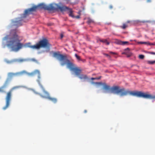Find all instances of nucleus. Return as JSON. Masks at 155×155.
<instances>
[{"label": "nucleus", "mask_w": 155, "mask_h": 155, "mask_svg": "<svg viewBox=\"0 0 155 155\" xmlns=\"http://www.w3.org/2000/svg\"><path fill=\"white\" fill-rule=\"evenodd\" d=\"M6 40V45L11 48L12 51L17 52L21 49L24 46L29 48L33 49H39L41 48H46L48 49L46 51L49 52L51 45L48 41L46 38H43L34 45H31L30 42L25 43L24 45L20 42L19 38L16 33V30H12L10 34L7 35L3 39Z\"/></svg>", "instance_id": "nucleus-1"}, {"label": "nucleus", "mask_w": 155, "mask_h": 155, "mask_svg": "<svg viewBox=\"0 0 155 155\" xmlns=\"http://www.w3.org/2000/svg\"><path fill=\"white\" fill-rule=\"evenodd\" d=\"M38 9H43L48 11L60 10L61 12L68 11H69V16L73 18L74 17L71 9L68 7L64 5L60 6L57 4H51L49 5H46L44 3H41L38 5L34 6L31 8L26 9L24 13L21 15V18H26L32 12H35Z\"/></svg>", "instance_id": "nucleus-2"}, {"label": "nucleus", "mask_w": 155, "mask_h": 155, "mask_svg": "<svg viewBox=\"0 0 155 155\" xmlns=\"http://www.w3.org/2000/svg\"><path fill=\"white\" fill-rule=\"evenodd\" d=\"M59 53V52H54L53 54V56L59 61L61 62V65L62 66H63L67 64V67L71 71H74L75 75L78 76L80 79L84 80L88 79L87 75L85 74H80L81 72V70L79 68L76 67L69 60L67 59L66 56L60 54Z\"/></svg>", "instance_id": "nucleus-3"}, {"label": "nucleus", "mask_w": 155, "mask_h": 155, "mask_svg": "<svg viewBox=\"0 0 155 155\" xmlns=\"http://www.w3.org/2000/svg\"><path fill=\"white\" fill-rule=\"evenodd\" d=\"M110 92L117 94L120 96H126L128 94L137 97H142L145 99H151L155 98V97L152 95L144 93L141 91H130L129 90H126L124 88L120 89L118 86H114L111 88Z\"/></svg>", "instance_id": "nucleus-4"}, {"label": "nucleus", "mask_w": 155, "mask_h": 155, "mask_svg": "<svg viewBox=\"0 0 155 155\" xmlns=\"http://www.w3.org/2000/svg\"><path fill=\"white\" fill-rule=\"evenodd\" d=\"M36 74H38V79L37 80V81L40 87L42 89L43 92L45 94V96H42L41 95H40L43 97L46 98L48 99L54 103H56L57 100V99L55 98H53L50 97L49 96V95L48 92L45 91V88L41 84V78L39 71L38 70H36L33 72L30 73L29 74V75L31 76H33Z\"/></svg>", "instance_id": "nucleus-5"}, {"label": "nucleus", "mask_w": 155, "mask_h": 155, "mask_svg": "<svg viewBox=\"0 0 155 155\" xmlns=\"http://www.w3.org/2000/svg\"><path fill=\"white\" fill-rule=\"evenodd\" d=\"M21 87V86H20L14 87H12L9 91L7 93L5 98L6 104L2 108L3 110H5L10 105V103L12 99V91L14 90L19 88Z\"/></svg>", "instance_id": "nucleus-6"}, {"label": "nucleus", "mask_w": 155, "mask_h": 155, "mask_svg": "<svg viewBox=\"0 0 155 155\" xmlns=\"http://www.w3.org/2000/svg\"><path fill=\"white\" fill-rule=\"evenodd\" d=\"M26 73V71H24L21 72H17L15 73L9 72L8 74V78L7 79H9L10 81V80L13 77L20 76Z\"/></svg>", "instance_id": "nucleus-7"}, {"label": "nucleus", "mask_w": 155, "mask_h": 155, "mask_svg": "<svg viewBox=\"0 0 155 155\" xmlns=\"http://www.w3.org/2000/svg\"><path fill=\"white\" fill-rule=\"evenodd\" d=\"M96 84H99L101 85H102L103 86V89L105 90L107 92H110V90H111V87L109 85H107L106 83H102L101 82L98 83L97 82L96 83Z\"/></svg>", "instance_id": "nucleus-8"}, {"label": "nucleus", "mask_w": 155, "mask_h": 155, "mask_svg": "<svg viewBox=\"0 0 155 155\" xmlns=\"http://www.w3.org/2000/svg\"><path fill=\"white\" fill-rule=\"evenodd\" d=\"M14 25L17 26H20L22 25L21 24V20H17L15 21H13Z\"/></svg>", "instance_id": "nucleus-9"}, {"label": "nucleus", "mask_w": 155, "mask_h": 155, "mask_svg": "<svg viewBox=\"0 0 155 155\" xmlns=\"http://www.w3.org/2000/svg\"><path fill=\"white\" fill-rule=\"evenodd\" d=\"M10 81V79H7L2 87L4 89L7 87L8 86Z\"/></svg>", "instance_id": "nucleus-10"}, {"label": "nucleus", "mask_w": 155, "mask_h": 155, "mask_svg": "<svg viewBox=\"0 0 155 155\" xmlns=\"http://www.w3.org/2000/svg\"><path fill=\"white\" fill-rule=\"evenodd\" d=\"M99 41L101 42H102L103 43H105L107 45H109L110 44V43L107 41V39H99L97 40V42H98V41Z\"/></svg>", "instance_id": "nucleus-11"}, {"label": "nucleus", "mask_w": 155, "mask_h": 155, "mask_svg": "<svg viewBox=\"0 0 155 155\" xmlns=\"http://www.w3.org/2000/svg\"><path fill=\"white\" fill-rule=\"evenodd\" d=\"M15 62H18L19 63H21L27 61L26 59H15Z\"/></svg>", "instance_id": "nucleus-12"}, {"label": "nucleus", "mask_w": 155, "mask_h": 155, "mask_svg": "<svg viewBox=\"0 0 155 155\" xmlns=\"http://www.w3.org/2000/svg\"><path fill=\"white\" fill-rule=\"evenodd\" d=\"M5 91L4 90V88L2 86L0 87V93H5Z\"/></svg>", "instance_id": "nucleus-13"}, {"label": "nucleus", "mask_w": 155, "mask_h": 155, "mask_svg": "<svg viewBox=\"0 0 155 155\" xmlns=\"http://www.w3.org/2000/svg\"><path fill=\"white\" fill-rule=\"evenodd\" d=\"M6 62L8 64H11L15 62V60L14 59L11 60H7L6 61Z\"/></svg>", "instance_id": "nucleus-14"}, {"label": "nucleus", "mask_w": 155, "mask_h": 155, "mask_svg": "<svg viewBox=\"0 0 155 155\" xmlns=\"http://www.w3.org/2000/svg\"><path fill=\"white\" fill-rule=\"evenodd\" d=\"M87 19V22L88 24L94 22V21L90 18H88Z\"/></svg>", "instance_id": "nucleus-15"}, {"label": "nucleus", "mask_w": 155, "mask_h": 155, "mask_svg": "<svg viewBox=\"0 0 155 155\" xmlns=\"http://www.w3.org/2000/svg\"><path fill=\"white\" fill-rule=\"evenodd\" d=\"M120 27L123 29H125L127 27V25L125 24H124L123 26H121Z\"/></svg>", "instance_id": "nucleus-16"}, {"label": "nucleus", "mask_w": 155, "mask_h": 155, "mask_svg": "<svg viewBox=\"0 0 155 155\" xmlns=\"http://www.w3.org/2000/svg\"><path fill=\"white\" fill-rule=\"evenodd\" d=\"M123 54H125L127 55V57H130L132 55V54L130 53H129L128 54H126L125 52H123Z\"/></svg>", "instance_id": "nucleus-17"}, {"label": "nucleus", "mask_w": 155, "mask_h": 155, "mask_svg": "<svg viewBox=\"0 0 155 155\" xmlns=\"http://www.w3.org/2000/svg\"><path fill=\"white\" fill-rule=\"evenodd\" d=\"M148 64H153L155 63V61H147Z\"/></svg>", "instance_id": "nucleus-18"}, {"label": "nucleus", "mask_w": 155, "mask_h": 155, "mask_svg": "<svg viewBox=\"0 0 155 155\" xmlns=\"http://www.w3.org/2000/svg\"><path fill=\"white\" fill-rule=\"evenodd\" d=\"M128 42L127 41H121L120 44L122 45H125L126 44L128 43Z\"/></svg>", "instance_id": "nucleus-19"}, {"label": "nucleus", "mask_w": 155, "mask_h": 155, "mask_svg": "<svg viewBox=\"0 0 155 155\" xmlns=\"http://www.w3.org/2000/svg\"><path fill=\"white\" fill-rule=\"evenodd\" d=\"M75 56L76 58L79 60H81V59L80 58V57L77 54H75Z\"/></svg>", "instance_id": "nucleus-20"}, {"label": "nucleus", "mask_w": 155, "mask_h": 155, "mask_svg": "<svg viewBox=\"0 0 155 155\" xmlns=\"http://www.w3.org/2000/svg\"><path fill=\"white\" fill-rule=\"evenodd\" d=\"M139 57L140 59H143L144 57V56L143 55L140 54L139 55Z\"/></svg>", "instance_id": "nucleus-21"}, {"label": "nucleus", "mask_w": 155, "mask_h": 155, "mask_svg": "<svg viewBox=\"0 0 155 155\" xmlns=\"http://www.w3.org/2000/svg\"><path fill=\"white\" fill-rule=\"evenodd\" d=\"M104 54L106 56V57H107L108 58H110V55H109V54Z\"/></svg>", "instance_id": "nucleus-22"}, {"label": "nucleus", "mask_w": 155, "mask_h": 155, "mask_svg": "<svg viewBox=\"0 0 155 155\" xmlns=\"http://www.w3.org/2000/svg\"><path fill=\"white\" fill-rule=\"evenodd\" d=\"M150 54H154L155 55V52H149Z\"/></svg>", "instance_id": "nucleus-23"}, {"label": "nucleus", "mask_w": 155, "mask_h": 155, "mask_svg": "<svg viewBox=\"0 0 155 155\" xmlns=\"http://www.w3.org/2000/svg\"><path fill=\"white\" fill-rule=\"evenodd\" d=\"M74 18H80V17L79 15H77V16H74Z\"/></svg>", "instance_id": "nucleus-24"}, {"label": "nucleus", "mask_w": 155, "mask_h": 155, "mask_svg": "<svg viewBox=\"0 0 155 155\" xmlns=\"http://www.w3.org/2000/svg\"><path fill=\"white\" fill-rule=\"evenodd\" d=\"M31 60L33 61H36V60L34 58H32L31 59Z\"/></svg>", "instance_id": "nucleus-25"}, {"label": "nucleus", "mask_w": 155, "mask_h": 155, "mask_svg": "<svg viewBox=\"0 0 155 155\" xmlns=\"http://www.w3.org/2000/svg\"><path fill=\"white\" fill-rule=\"evenodd\" d=\"M101 78V76H100L99 77L96 78H96V79L99 80V79H100Z\"/></svg>", "instance_id": "nucleus-26"}, {"label": "nucleus", "mask_w": 155, "mask_h": 155, "mask_svg": "<svg viewBox=\"0 0 155 155\" xmlns=\"http://www.w3.org/2000/svg\"><path fill=\"white\" fill-rule=\"evenodd\" d=\"M113 6L112 5H110V6H109V8L110 9H111L113 8Z\"/></svg>", "instance_id": "nucleus-27"}, {"label": "nucleus", "mask_w": 155, "mask_h": 155, "mask_svg": "<svg viewBox=\"0 0 155 155\" xmlns=\"http://www.w3.org/2000/svg\"><path fill=\"white\" fill-rule=\"evenodd\" d=\"M95 79H96V78H91V80H95Z\"/></svg>", "instance_id": "nucleus-28"}, {"label": "nucleus", "mask_w": 155, "mask_h": 155, "mask_svg": "<svg viewBox=\"0 0 155 155\" xmlns=\"http://www.w3.org/2000/svg\"><path fill=\"white\" fill-rule=\"evenodd\" d=\"M63 34H61V38H63Z\"/></svg>", "instance_id": "nucleus-29"}, {"label": "nucleus", "mask_w": 155, "mask_h": 155, "mask_svg": "<svg viewBox=\"0 0 155 155\" xmlns=\"http://www.w3.org/2000/svg\"><path fill=\"white\" fill-rule=\"evenodd\" d=\"M138 43L140 44H143V42H138Z\"/></svg>", "instance_id": "nucleus-30"}, {"label": "nucleus", "mask_w": 155, "mask_h": 155, "mask_svg": "<svg viewBox=\"0 0 155 155\" xmlns=\"http://www.w3.org/2000/svg\"><path fill=\"white\" fill-rule=\"evenodd\" d=\"M129 50V48H126L125 49V50L126 51L127 50Z\"/></svg>", "instance_id": "nucleus-31"}, {"label": "nucleus", "mask_w": 155, "mask_h": 155, "mask_svg": "<svg viewBox=\"0 0 155 155\" xmlns=\"http://www.w3.org/2000/svg\"><path fill=\"white\" fill-rule=\"evenodd\" d=\"M110 53L111 54H115V53H114L113 52H110Z\"/></svg>", "instance_id": "nucleus-32"}, {"label": "nucleus", "mask_w": 155, "mask_h": 155, "mask_svg": "<svg viewBox=\"0 0 155 155\" xmlns=\"http://www.w3.org/2000/svg\"><path fill=\"white\" fill-rule=\"evenodd\" d=\"M147 2H151V0H147Z\"/></svg>", "instance_id": "nucleus-33"}, {"label": "nucleus", "mask_w": 155, "mask_h": 155, "mask_svg": "<svg viewBox=\"0 0 155 155\" xmlns=\"http://www.w3.org/2000/svg\"><path fill=\"white\" fill-rule=\"evenodd\" d=\"M87 112V111L86 110H85L84 111V113H86Z\"/></svg>", "instance_id": "nucleus-34"}, {"label": "nucleus", "mask_w": 155, "mask_h": 155, "mask_svg": "<svg viewBox=\"0 0 155 155\" xmlns=\"http://www.w3.org/2000/svg\"><path fill=\"white\" fill-rule=\"evenodd\" d=\"M147 43L146 42H143V44H146Z\"/></svg>", "instance_id": "nucleus-35"}, {"label": "nucleus", "mask_w": 155, "mask_h": 155, "mask_svg": "<svg viewBox=\"0 0 155 155\" xmlns=\"http://www.w3.org/2000/svg\"><path fill=\"white\" fill-rule=\"evenodd\" d=\"M127 23H130V21H127Z\"/></svg>", "instance_id": "nucleus-36"}, {"label": "nucleus", "mask_w": 155, "mask_h": 155, "mask_svg": "<svg viewBox=\"0 0 155 155\" xmlns=\"http://www.w3.org/2000/svg\"><path fill=\"white\" fill-rule=\"evenodd\" d=\"M48 25H50V24H48Z\"/></svg>", "instance_id": "nucleus-37"}]
</instances>
